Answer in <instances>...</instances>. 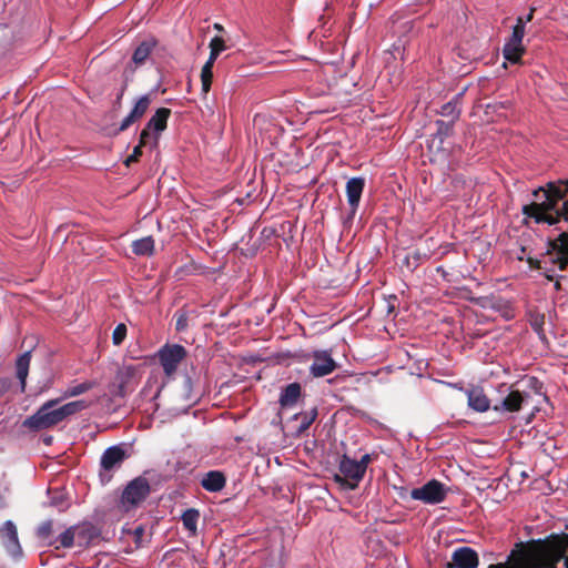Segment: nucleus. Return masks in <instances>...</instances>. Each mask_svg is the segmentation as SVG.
<instances>
[{
	"mask_svg": "<svg viewBox=\"0 0 568 568\" xmlns=\"http://www.w3.org/2000/svg\"><path fill=\"white\" fill-rule=\"evenodd\" d=\"M93 386H94V383H92V382H84V383L78 384L75 386H71L65 390L64 397L79 396V395L90 390L91 388H93Z\"/></svg>",
	"mask_w": 568,
	"mask_h": 568,
	"instance_id": "nucleus-30",
	"label": "nucleus"
},
{
	"mask_svg": "<svg viewBox=\"0 0 568 568\" xmlns=\"http://www.w3.org/2000/svg\"><path fill=\"white\" fill-rule=\"evenodd\" d=\"M155 45L154 39L143 41L133 52L132 61L135 65L143 64Z\"/></svg>",
	"mask_w": 568,
	"mask_h": 568,
	"instance_id": "nucleus-20",
	"label": "nucleus"
},
{
	"mask_svg": "<svg viewBox=\"0 0 568 568\" xmlns=\"http://www.w3.org/2000/svg\"><path fill=\"white\" fill-rule=\"evenodd\" d=\"M0 539L7 552L11 557L19 558L22 555L21 545L18 538V529L12 520H7L0 527Z\"/></svg>",
	"mask_w": 568,
	"mask_h": 568,
	"instance_id": "nucleus-11",
	"label": "nucleus"
},
{
	"mask_svg": "<svg viewBox=\"0 0 568 568\" xmlns=\"http://www.w3.org/2000/svg\"><path fill=\"white\" fill-rule=\"evenodd\" d=\"M184 383H185V388L187 390H190L191 389V379H190V377H186Z\"/></svg>",
	"mask_w": 568,
	"mask_h": 568,
	"instance_id": "nucleus-39",
	"label": "nucleus"
},
{
	"mask_svg": "<svg viewBox=\"0 0 568 568\" xmlns=\"http://www.w3.org/2000/svg\"><path fill=\"white\" fill-rule=\"evenodd\" d=\"M524 36L525 28H523V18L518 17L516 24L514 26L513 33L503 49L504 58L507 61L511 63H517L520 61V58L525 52V48L523 45Z\"/></svg>",
	"mask_w": 568,
	"mask_h": 568,
	"instance_id": "nucleus-7",
	"label": "nucleus"
},
{
	"mask_svg": "<svg viewBox=\"0 0 568 568\" xmlns=\"http://www.w3.org/2000/svg\"><path fill=\"white\" fill-rule=\"evenodd\" d=\"M144 144H141V141L139 144L134 148L133 153L126 159L125 164L129 165L131 162H134L138 160V158L141 155V148Z\"/></svg>",
	"mask_w": 568,
	"mask_h": 568,
	"instance_id": "nucleus-35",
	"label": "nucleus"
},
{
	"mask_svg": "<svg viewBox=\"0 0 568 568\" xmlns=\"http://www.w3.org/2000/svg\"><path fill=\"white\" fill-rule=\"evenodd\" d=\"M78 531L73 529L72 527L64 530L60 536L58 537V542L60 546L64 548H70L75 545V538H77Z\"/></svg>",
	"mask_w": 568,
	"mask_h": 568,
	"instance_id": "nucleus-29",
	"label": "nucleus"
},
{
	"mask_svg": "<svg viewBox=\"0 0 568 568\" xmlns=\"http://www.w3.org/2000/svg\"><path fill=\"white\" fill-rule=\"evenodd\" d=\"M151 95L144 94L141 95L134 103L132 110L130 113L122 120L119 131H125L128 128H130L134 122L140 120L145 112L148 111L150 104H151Z\"/></svg>",
	"mask_w": 568,
	"mask_h": 568,
	"instance_id": "nucleus-14",
	"label": "nucleus"
},
{
	"mask_svg": "<svg viewBox=\"0 0 568 568\" xmlns=\"http://www.w3.org/2000/svg\"><path fill=\"white\" fill-rule=\"evenodd\" d=\"M310 357L313 359L310 366V373L314 377H324L332 374L337 368V363L328 351H314L310 354Z\"/></svg>",
	"mask_w": 568,
	"mask_h": 568,
	"instance_id": "nucleus-9",
	"label": "nucleus"
},
{
	"mask_svg": "<svg viewBox=\"0 0 568 568\" xmlns=\"http://www.w3.org/2000/svg\"><path fill=\"white\" fill-rule=\"evenodd\" d=\"M170 113L171 111L166 108H160L156 110L141 132V144L149 143L152 132L159 134L165 130ZM156 140L158 135L153 138V142L156 143Z\"/></svg>",
	"mask_w": 568,
	"mask_h": 568,
	"instance_id": "nucleus-10",
	"label": "nucleus"
},
{
	"mask_svg": "<svg viewBox=\"0 0 568 568\" xmlns=\"http://www.w3.org/2000/svg\"><path fill=\"white\" fill-rule=\"evenodd\" d=\"M185 356V348L178 344L165 345L158 352L160 364L168 377H172L175 374L179 364Z\"/></svg>",
	"mask_w": 568,
	"mask_h": 568,
	"instance_id": "nucleus-6",
	"label": "nucleus"
},
{
	"mask_svg": "<svg viewBox=\"0 0 568 568\" xmlns=\"http://www.w3.org/2000/svg\"><path fill=\"white\" fill-rule=\"evenodd\" d=\"M532 196L535 201L523 207L524 215L534 219L536 223H548L549 225H554L561 220L568 222L566 204L562 210H555L557 203L544 192V187L535 190Z\"/></svg>",
	"mask_w": 568,
	"mask_h": 568,
	"instance_id": "nucleus-3",
	"label": "nucleus"
},
{
	"mask_svg": "<svg viewBox=\"0 0 568 568\" xmlns=\"http://www.w3.org/2000/svg\"><path fill=\"white\" fill-rule=\"evenodd\" d=\"M150 493V485L145 478L139 477L132 480L122 494V505L126 508L136 506L145 499Z\"/></svg>",
	"mask_w": 568,
	"mask_h": 568,
	"instance_id": "nucleus-8",
	"label": "nucleus"
},
{
	"mask_svg": "<svg viewBox=\"0 0 568 568\" xmlns=\"http://www.w3.org/2000/svg\"><path fill=\"white\" fill-rule=\"evenodd\" d=\"M301 395V386L297 383L290 384L282 392L280 403L283 407L293 406Z\"/></svg>",
	"mask_w": 568,
	"mask_h": 568,
	"instance_id": "nucleus-21",
	"label": "nucleus"
},
{
	"mask_svg": "<svg viewBox=\"0 0 568 568\" xmlns=\"http://www.w3.org/2000/svg\"><path fill=\"white\" fill-rule=\"evenodd\" d=\"M214 29L222 32L224 30L223 26H221L220 23H215L214 24Z\"/></svg>",
	"mask_w": 568,
	"mask_h": 568,
	"instance_id": "nucleus-40",
	"label": "nucleus"
},
{
	"mask_svg": "<svg viewBox=\"0 0 568 568\" xmlns=\"http://www.w3.org/2000/svg\"><path fill=\"white\" fill-rule=\"evenodd\" d=\"M516 256L519 261H527L530 267H539L538 260L531 254L528 246L523 245Z\"/></svg>",
	"mask_w": 568,
	"mask_h": 568,
	"instance_id": "nucleus-31",
	"label": "nucleus"
},
{
	"mask_svg": "<svg viewBox=\"0 0 568 568\" xmlns=\"http://www.w3.org/2000/svg\"><path fill=\"white\" fill-rule=\"evenodd\" d=\"M58 403L59 399L45 402L33 415L23 422V426L32 430L48 429L88 406V404L82 399L55 407Z\"/></svg>",
	"mask_w": 568,
	"mask_h": 568,
	"instance_id": "nucleus-2",
	"label": "nucleus"
},
{
	"mask_svg": "<svg viewBox=\"0 0 568 568\" xmlns=\"http://www.w3.org/2000/svg\"><path fill=\"white\" fill-rule=\"evenodd\" d=\"M185 326H186V321H185V318H184L183 316L179 317V318H178V321H176V328H178L179 331H181V329H184V328H185Z\"/></svg>",
	"mask_w": 568,
	"mask_h": 568,
	"instance_id": "nucleus-38",
	"label": "nucleus"
},
{
	"mask_svg": "<svg viewBox=\"0 0 568 568\" xmlns=\"http://www.w3.org/2000/svg\"><path fill=\"white\" fill-rule=\"evenodd\" d=\"M200 514L196 509H187L182 515V523L185 529H187L192 535L196 534L197 530V521Z\"/></svg>",
	"mask_w": 568,
	"mask_h": 568,
	"instance_id": "nucleus-25",
	"label": "nucleus"
},
{
	"mask_svg": "<svg viewBox=\"0 0 568 568\" xmlns=\"http://www.w3.org/2000/svg\"><path fill=\"white\" fill-rule=\"evenodd\" d=\"M30 366V352L23 353L17 361V377L20 381L21 392H24L26 381Z\"/></svg>",
	"mask_w": 568,
	"mask_h": 568,
	"instance_id": "nucleus-23",
	"label": "nucleus"
},
{
	"mask_svg": "<svg viewBox=\"0 0 568 568\" xmlns=\"http://www.w3.org/2000/svg\"><path fill=\"white\" fill-rule=\"evenodd\" d=\"M364 186L365 180L363 178H352L346 183L347 202L352 214H355L358 209Z\"/></svg>",
	"mask_w": 568,
	"mask_h": 568,
	"instance_id": "nucleus-15",
	"label": "nucleus"
},
{
	"mask_svg": "<svg viewBox=\"0 0 568 568\" xmlns=\"http://www.w3.org/2000/svg\"><path fill=\"white\" fill-rule=\"evenodd\" d=\"M338 469L339 473L335 474L334 479L347 489H355L365 475L357 460L346 455L341 458Z\"/></svg>",
	"mask_w": 568,
	"mask_h": 568,
	"instance_id": "nucleus-4",
	"label": "nucleus"
},
{
	"mask_svg": "<svg viewBox=\"0 0 568 568\" xmlns=\"http://www.w3.org/2000/svg\"><path fill=\"white\" fill-rule=\"evenodd\" d=\"M210 57L207 59L209 62H212L214 63L219 57V54L226 50V44H225V41L223 38L221 37H214L211 41H210Z\"/></svg>",
	"mask_w": 568,
	"mask_h": 568,
	"instance_id": "nucleus-26",
	"label": "nucleus"
},
{
	"mask_svg": "<svg viewBox=\"0 0 568 568\" xmlns=\"http://www.w3.org/2000/svg\"><path fill=\"white\" fill-rule=\"evenodd\" d=\"M488 568H568V536H550L511 551L506 562Z\"/></svg>",
	"mask_w": 568,
	"mask_h": 568,
	"instance_id": "nucleus-1",
	"label": "nucleus"
},
{
	"mask_svg": "<svg viewBox=\"0 0 568 568\" xmlns=\"http://www.w3.org/2000/svg\"><path fill=\"white\" fill-rule=\"evenodd\" d=\"M440 113L444 116H450L452 119H456L459 114V111L456 109L455 103L448 102L445 105H443Z\"/></svg>",
	"mask_w": 568,
	"mask_h": 568,
	"instance_id": "nucleus-33",
	"label": "nucleus"
},
{
	"mask_svg": "<svg viewBox=\"0 0 568 568\" xmlns=\"http://www.w3.org/2000/svg\"><path fill=\"white\" fill-rule=\"evenodd\" d=\"M447 494L448 488L443 483L432 479L422 487L414 488L410 491V497L424 504L436 505L444 501Z\"/></svg>",
	"mask_w": 568,
	"mask_h": 568,
	"instance_id": "nucleus-5",
	"label": "nucleus"
},
{
	"mask_svg": "<svg viewBox=\"0 0 568 568\" xmlns=\"http://www.w3.org/2000/svg\"><path fill=\"white\" fill-rule=\"evenodd\" d=\"M51 530H52V523L45 521L39 526L38 536L40 538L47 539L50 536Z\"/></svg>",
	"mask_w": 568,
	"mask_h": 568,
	"instance_id": "nucleus-34",
	"label": "nucleus"
},
{
	"mask_svg": "<svg viewBox=\"0 0 568 568\" xmlns=\"http://www.w3.org/2000/svg\"><path fill=\"white\" fill-rule=\"evenodd\" d=\"M132 250L136 255H151L154 251V241L151 236H145L132 243Z\"/></svg>",
	"mask_w": 568,
	"mask_h": 568,
	"instance_id": "nucleus-24",
	"label": "nucleus"
},
{
	"mask_svg": "<svg viewBox=\"0 0 568 568\" xmlns=\"http://www.w3.org/2000/svg\"><path fill=\"white\" fill-rule=\"evenodd\" d=\"M125 457L124 450L119 446L108 448L101 457V467L104 470H111L119 466Z\"/></svg>",
	"mask_w": 568,
	"mask_h": 568,
	"instance_id": "nucleus-18",
	"label": "nucleus"
},
{
	"mask_svg": "<svg viewBox=\"0 0 568 568\" xmlns=\"http://www.w3.org/2000/svg\"><path fill=\"white\" fill-rule=\"evenodd\" d=\"M478 565V554L473 548L464 546L453 551L448 568H477Z\"/></svg>",
	"mask_w": 568,
	"mask_h": 568,
	"instance_id": "nucleus-12",
	"label": "nucleus"
},
{
	"mask_svg": "<svg viewBox=\"0 0 568 568\" xmlns=\"http://www.w3.org/2000/svg\"><path fill=\"white\" fill-rule=\"evenodd\" d=\"M72 528L78 531V535L75 538V545L79 547L87 546L92 537L90 527L82 525V526H73Z\"/></svg>",
	"mask_w": 568,
	"mask_h": 568,
	"instance_id": "nucleus-28",
	"label": "nucleus"
},
{
	"mask_svg": "<svg viewBox=\"0 0 568 568\" xmlns=\"http://www.w3.org/2000/svg\"><path fill=\"white\" fill-rule=\"evenodd\" d=\"M556 288H557V290H559V288H560V284H559V282H558V281L556 282Z\"/></svg>",
	"mask_w": 568,
	"mask_h": 568,
	"instance_id": "nucleus-41",
	"label": "nucleus"
},
{
	"mask_svg": "<svg viewBox=\"0 0 568 568\" xmlns=\"http://www.w3.org/2000/svg\"><path fill=\"white\" fill-rule=\"evenodd\" d=\"M549 245L557 255L559 267L564 268L568 263V232H561Z\"/></svg>",
	"mask_w": 568,
	"mask_h": 568,
	"instance_id": "nucleus-17",
	"label": "nucleus"
},
{
	"mask_svg": "<svg viewBox=\"0 0 568 568\" xmlns=\"http://www.w3.org/2000/svg\"><path fill=\"white\" fill-rule=\"evenodd\" d=\"M201 484L209 491H219L225 485V477L222 473L212 470L203 476Z\"/></svg>",
	"mask_w": 568,
	"mask_h": 568,
	"instance_id": "nucleus-19",
	"label": "nucleus"
},
{
	"mask_svg": "<svg viewBox=\"0 0 568 568\" xmlns=\"http://www.w3.org/2000/svg\"><path fill=\"white\" fill-rule=\"evenodd\" d=\"M534 11H535V9L531 8L529 13L526 17H521L523 18V28L526 27V23H528V22H530L532 20Z\"/></svg>",
	"mask_w": 568,
	"mask_h": 568,
	"instance_id": "nucleus-37",
	"label": "nucleus"
},
{
	"mask_svg": "<svg viewBox=\"0 0 568 568\" xmlns=\"http://www.w3.org/2000/svg\"><path fill=\"white\" fill-rule=\"evenodd\" d=\"M469 408L478 413H485L490 408V402L480 387L465 389Z\"/></svg>",
	"mask_w": 568,
	"mask_h": 568,
	"instance_id": "nucleus-16",
	"label": "nucleus"
},
{
	"mask_svg": "<svg viewBox=\"0 0 568 568\" xmlns=\"http://www.w3.org/2000/svg\"><path fill=\"white\" fill-rule=\"evenodd\" d=\"M456 389H463L462 387L457 386L456 384L453 385Z\"/></svg>",
	"mask_w": 568,
	"mask_h": 568,
	"instance_id": "nucleus-42",
	"label": "nucleus"
},
{
	"mask_svg": "<svg viewBox=\"0 0 568 568\" xmlns=\"http://www.w3.org/2000/svg\"><path fill=\"white\" fill-rule=\"evenodd\" d=\"M214 63L206 61L201 71L202 92L206 94L210 91L213 79Z\"/></svg>",
	"mask_w": 568,
	"mask_h": 568,
	"instance_id": "nucleus-27",
	"label": "nucleus"
},
{
	"mask_svg": "<svg viewBox=\"0 0 568 568\" xmlns=\"http://www.w3.org/2000/svg\"><path fill=\"white\" fill-rule=\"evenodd\" d=\"M528 395L519 390H510L499 404H496L493 409L497 413H517L526 403Z\"/></svg>",
	"mask_w": 568,
	"mask_h": 568,
	"instance_id": "nucleus-13",
	"label": "nucleus"
},
{
	"mask_svg": "<svg viewBox=\"0 0 568 568\" xmlns=\"http://www.w3.org/2000/svg\"><path fill=\"white\" fill-rule=\"evenodd\" d=\"M126 336V326L124 324H119L112 334V341L114 345H120Z\"/></svg>",
	"mask_w": 568,
	"mask_h": 568,
	"instance_id": "nucleus-32",
	"label": "nucleus"
},
{
	"mask_svg": "<svg viewBox=\"0 0 568 568\" xmlns=\"http://www.w3.org/2000/svg\"><path fill=\"white\" fill-rule=\"evenodd\" d=\"M544 192L557 203L561 199H564L565 194L568 192V180H561L558 182H549L547 187H544Z\"/></svg>",
	"mask_w": 568,
	"mask_h": 568,
	"instance_id": "nucleus-22",
	"label": "nucleus"
},
{
	"mask_svg": "<svg viewBox=\"0 0 568 568\" xmlns=\"http://www.w3.org/2000/svg\"><path fill=\"white\" fill-rule=\"evenodd\" d=\"M369 462H371V456L368 454L363 455L362 458L359 460H357L358 466L363 467L364 474L366 473Z\"/></svg>",
	"mask_w": 568,
	"mask_h": 568,
	"instance_id": "nucleus-36",
	"label": "nucleus"
}]
</instances>
